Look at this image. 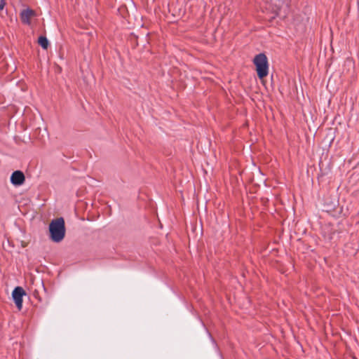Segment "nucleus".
I'll return each instance as SVG.
<instances>
[{
  "label": "nucleus",
  "instance_id": "f257e3e1",
  "mask_svg": "<svg viewBox=\"0 0 359 359\" xmlns=\"http://www.w3.org/2000/svg\"><path fill=\"white\" fill-rule=\"evenodd\" d=\"M50 238L55 243L61 242L65 236V220L62 217L53 219L49 224Z\"/></svg>",
  "mask_w": 359,
  "mask_h": 359
},
{
  "label": "nucleus",
  "instance_id": "f03ea898",
  "mask_svg": "<svg viewBox=\"0 0 359 359\" xmlns=\"http://www.w3.org/2000/svg\"><path fill=\"white\" fill-rule=\"evenodd\" d=\"M253 62L256 66L258 77L261 79L266 77L269 73V64L266 56L264 53H259L255 57Z\"/></svg>",
  "mask_w": 359,
  "mask_h": 359
},
{
  "label": "nucleus",
  "instance_id": "7ed1b4c3",
  "mask_svg": "<svg viewBox=\"0 0 359 359\" xmlns=\"http://www.w3.org/2000/svg\"><path fill=\"white\" fill-rule=\"evenodd\" d=\"M25 294L24 290L17 287L12 292V296L18 309L20 310L22 307V297Z\"/></svg>",
  "mask_w": 359,
  "mask_h": 359
},
{
  "label": "nucleus",
  "instance_id": "20e7f679",
  "mask_svg": "<svg viewBox=\"0 0 359 359\" xmlns=\"http://www.w3.org/2000/svg\"><path fill=\"white\" fill-rule=\"evenodd\" d=\"M35 15V11L30 8L24 9L20 13V18L22 22L27 25H30L31 19Z\"/></svg>",
  "mask_w": 359,
  "mask_h": 359
},
{
  "label": "nucleus",
  "instance_id": "39448f33",
  "mask_svg": "<svg viewBox=\"0 0 359 359\" xmlns=\"http://www.w3.org/2000/svg\"><path fill=\"white\" fill-rule=\"evenodd\" d=\"M25 180L24 174L20 170L15 171L11 177V183L16 186L22 184Z\"/></svg>",
  "mask_w": 359,
  "mask_h": 359
},
{
  "label": "nucleus",
  "instance_id": "423d86ee",
  "mask_svg": "<svg viewBox=\"0 0 359 359\" xmlns=\"http://www.w3.org/2000/svg\"><path fill=\"white\" fill-rule=\"evenodd\" d=\"M38 43L43 49H47L49 45L47 38L43 36H41L39 38Z\"/></svg>",
  "mask_w": 359,
  "mask_h": 359
},
{
  "label": "nucleus",
  "instance_id": "0eeeda50",
  "mask_svg": "<svg viewBox=\"0 0 359 359\" xmlns=\"http://www.w3.org/2000/svg\"><path fill=\"white\" fill-rule=\"evenodd\" d=\"M5 1L4 0H0V11H3L5 6Z\"/></svg>",
  "mask_w": 359,
  "mask_h": 359
}]
</instances>
